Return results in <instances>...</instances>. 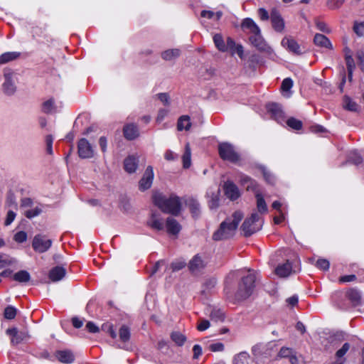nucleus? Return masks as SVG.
Listing matches in <instances>:
<instances>
[{
  "label": "nucleus",
  "instance_id": "nucleus-1",
  "mask_svg": "<svg viewBox=\"0 0 364 364\" xmlns=\"http://www.w3.org/2000/svg\"><path fill=\"white\" fill-rule=\"evenodd\" d=\"M243 218L242 212L237 210L222 222L219 228L213 233V239L215 241L227 240L233 237L240 222Z\"/></svg>",
  "mask_w": 364,
  "mask_h": 364
},
{
  "label": "nucleus",
  "instance_id": "nucleus-2",
  "mask_svg": "<svg viewBox=\"0 0 364 364\" xmlns=\"http://www.w3.org/2000/svg\"><path fill=\"white\" fill-rule=\"evenodd\" d=\"M153 200L164 213L177 215L181 211V203L180 198L177 196L171 195L169 198H166L161 193H155Z\"/></svg>",
  "mask_w": 364,
  "mask_h": 364
},
{
  "label": "nucleus",
  "instance_id": "nucleus-3",
  "mask_svg": "<svg viewBox=\"0 0 364 364\" xmlns=\"http://www.w3.org/2000/svg\"><path fill=\"white\" fill-rule=\"evenodd\" d=\"M277 345L274 342L257 343L252 346V353L257 364H267L264 359L270 358L276 350Z\"/></svg>",
  "mask_w": 364,
  "mask_h": 364
},
{
  "label": "nucleus",
  "instance_id": "nucleus-4",
  "mask_svg": "<svg viewBox=\"0 0 364 364\" xmlns=\"http://www.w3.org/2000/svg\"><path fill=\"white\" fill-rule=\"evenodd\" d=\"M255 280L256 276L253 273H250L242 279L235 294V297L237 300L246 299L252 294L255 288Z\"/></svg>",
  "mask_w": 364,
  "mask_h": 364
},
{
  "label": "nucleus",
  "instance_id": "nucleus-5",
  "mask_svg": "<svg viewBox=\"0 0 364 364\" xmlns=\"http://www.w3.org/2000/svg\"><path fill=\"white\" fill-rule=\"evenodd\" d=\"M218 152L220 158L223 160L232 163H237L240 161V155L235 151L234 146L229 143H220L218 145Z\"/></svg>",
  "mask_w": 364,
  "mask_h": 364
},
{
  "label": "nucleus",
  "instance_id": "nucleus-6",
  "mask_svg": "<svg viewBox=\"0 0 364 364\" xmlns=\"http://www.w3.org/2000/svg\"><path fill=\"white\" fill-rule=\"evenodd\" d=\"M259 220V215L257 213H253L249 218L244 221L242 225V230L246 237L250 236L261 229L262 223H257Z\"/></svg>",
  "mask_w": 364,
  "mask_h": 364
},
{
  "label": "nucleus",
  "instance_id": "nucleus-7",
  "mask_svg": "<svg viewBox=\"0 0 364 364\" xmlns=\"http://www.w3.org/2000/svg\"><path fill=\"white\" fill-rule=\"evenodd\" d=\"M250 42L258 50L267 54L269 56L272 57L274 55L272 48L267 45L263 38L261 31L255 35L250 36Z\"/></svg>",
  "mask_w": 364,
  "mask_h": 364
},
{
  "label": "nucleus",
  "instance_id": "nucleus-8",
  "mask_svg": "<svg viewBox=\"0 0 364 364\" xmlns=\"http://www.w3.org/2000/svg\"><path fill=\"white\" fill-rule=\"evenodd\" d=\"M52 245V240L47 239L45 235H36L33 240L32 247L39 253H43L49 250Z\"/></svg>",
  "mask_w": 364,
  "mask_h": 364
},
{
  "label": "nucleus",
  "instance_id": "nucleus-9",
  "mask_svg": "<svg viewBox=\"0 0 364 364\" xmlns=\"http://www.w3.org/2000/svg\"><path fill=\"white\" fill-rule=\"evenodd\" d=\"M207 260L201 255H196L189 262L188 268L192 274H198L200 273L205 267Z\"/></svg>",
  "mask_w": 364,
  "mask_h": 364
},
{
  "label": "nucleus",
  "instance_id": "nucleus-10",
  "mask_svg": "<svg viewBox=\"0 0 364 364\" xmlns=\"http://www.w3.org/2000/svg\"><path fill=\"white\" fill-rule=\"evenodd\" d=\"M4 82L3 83L4 92L7 95H12L16 91V77L11 73L4 74Z\"/></svg>",
  "mask_w": 364,
  "mask_h": 364
},
{
  "label": "nucleus",
  "instance_id": "nucleus-11",
  "mask_svg": "<svg viewBox=\"0 0 364 364\" xmlns=\"http://www.w3.org/2000/svg\"><path fill=\"white\" fill-rule=\"evenodd\" d=\"M78 154L80 158L90 159L93 157L95 151L92 146L86 139H81L78 142Z\"/></svg>",
  "mask_w": 364,
  "mask_h": 364
},
{
  "label": "nucleus",
  "instance_id": "nucleus-12",
  "mask_svg": "<svg viewBox=\"0 0 364 364\" xmlns=\"http://www.w3.org/2000/svg\"><path fill=\"white\" fill-rule=\"evenodd\" d=\"M267 110L271 114V117L279 123L284 122L285 115L280 105L269 103L267 105Z\"/></svg>",
  "mask_w": 364,
  "mask_h": 364
},
{
  "label": "nucleus",
  "instance_id": "nucleus-13",
  "mask_svg": "<svg viewBox=\"0 0 364 364\" xmlns=\"http://www.w3.org/2000/svg\"><path fill=\"white\" fill-rule=\"evenodd\" d=\"M6 334L11 337V341L13 344L17 345L21 342L29 338V335L26 331H18L16 328H8Z\"/></svg>",
  "mask_w": 364,
  "mask_h": 364
},
{
  "label": "nucleus",
  "instance_id": "nucleus-14",
  "mask_svg": "<svg viewBox=\"0 0 364 364\" xmlns=\"http://www.w3.org/2000/svg\"><path fill=\"white\" fill-rule=\"evenodd\" d=\"M282 46L295 55H301V49L299 43L291 36H285L281 42Z\"/></svg>",
  "mask_w": 364,
  "mask_h": 364
},
{
  "label": "nucleus",
  "instance_id": "nucleus-15",
  "mask_svg": "<svg viewBox=\"0 0 364 364\" xmlns=\"http://www.w3.org/2000/svg\"><path fill=\"white\" fill-rule=\"evenodd\" d=\"M153 179V168L149 166L146 168L142 178L140 180L139 183V189L141 191H145L149 189L152 185Z\"/></svg>",
  "mask_w": 364,
  "mask_h": 364
},
{
  "label": "nucleus",
  "instance_id": "nucleus-16",
  "mask_svg": "<svg viewBox=\"0 0 364 364\" xmlns=\"http://www.w3.org/2000/svg\"><path fill=\"white\" fill-rule=\"evenodd\" d=\"M146 224L151 229L156 231L164 230L165 228L164 220L156 213H152L151 215Z\"/></svg>",
  "mask_w": 364,
  "mask_h": 364
},
{
  "label": "nucleus",
  "instance_id": "nucleus-17",
  "mask_svg": "<svg viewBox=\"0 0 364 364\" xmlns=\"http://www.w3.org/2000/svg\"><path fill=\"white\" fill-rule=\"evenodd\" d=\"M270 18L273 28L277 32H282L284 29L285 23L280 14L277 11L273 10L271 12Z\"/></svg>",
  "mask_w": 364,
  "mask_h": 364
},
{
  "label": "nucleus",
  "instance_id": "nucleus-18",
  "mask_svg": "<svg viewBox=\"0 0 364 364\" xmlns=\"http://www.w3.org/2000/svg\"><path fill=\"white\" fill-rule=\"evenodd\" d=\"M224 191L225 196L232 200L237 199L240 196L237 186L230 181L225 183Z\"/></svg>",
  "mask_w": 364,
  "mask_h": 364
},
{
  "label": "nucleus",
  "instance_id": "nucleus-19",
  "mask_svg": "<svg viewBox=\"0 0 364 364\" xmlns=\"http://www.w3.org/2000/svg\"><path fill=\"white\" fill-rule=\"evenodd\" d=\"M239 177L241 185L245 186L247 191H252L255 193L258 191V185L255 180L245 174H240Z\"/></svg>",
  "mask_w": 364,
  "mask_h": 364
},
{
  "label": "nucleus",
  "instance_id": "nucleus-20",
  "mask_svg": "<svg viewBox=\"0 0 364 364\" xmlns=\"http://www.w3.org/2000/svg\"><path fill=\"white\" fill-rule=\"evenodd\" d=\"M165 228L167 232L171 235H177L181 230V225L172 217L167 218Z\"/></svg>",
  "mask_w": 364,
  "mask_h": 364
},
{
  "label": "nucleus",
  "instance_id": "nucleus-21",
  "mask_svg": "<svg viewBox=\"0 0 364 364\" xmlns=\"http://www.w3.org/2000/svg\"><path fill=\"white\" fill-rule=\"evenodd\" d=\"M243 31H247L251 35H255L260 31L259 26L250 18H245L241 24Z\"/></svg>",
  "mask_w": 364,
  "mask_h": 364
},
{
  "label": "nucleus",
  "instance_id": "nucleus-22",
  "mask_svg": "<svg viewBox=\"0 0 364 364\" xmlns=\"http://www.w3.org/2000/svg\"><path fill=\"white\" fill-rule=\"evenodd\" d=\"M65 274L66 271L63 267L57 266L50 269L48 277L50 281L55 282L61 280Z\"/></svg>",
  "mask_w": 364,
  "mask_h": 364
},
{
  "label": "nucleus",
  "instance_id": "nucleus-23",
  "mask_svg": "<svg viewBox=\"0 0 364 364\" xmlns=\"http://www.w3.org/2000/svg\"><path fill=\"white\" fill-rule=\"evenodd\" d=\"M124 135L128 140H133L139 136V130L137 127L134 124L124 126Z\"/></svg>",
  "mask_w": 364,
  "mask_h": 364
},
{
  "label": "nucleus",
  "instance_id": "nucleus-24",
  "mask_svg": "<svg viewBox=\"0 0 364 364\" xmlns=\"http://www.w3.org/2000/svg\"><path fill=\"white\" fill-rule=\"evenodd\" d=\"M232 364H252L250 354L246 351L236 354L232 358Z\"/></svg>",
  "mask_w": 364,
  "mask_h": 364
},
{
  "label": "nucleus",
  "instance_id": "nucleus-25",
  "mask_svg": "<svg viewBox=\"0 0 364 364\" xmlns=\"http://www.w3.org/2000/svg\"><path fill=\"white\" fill-rule=\"evenodd\" d=\"M314 43L320 47L332 49V44L329 39L324 35L317 33L314 38Z\"/></svg>",
  "mask_w": 364,
  "mask_h": 364
},
{
  "label": "nucleus",
  "instance_id": "nucleus-26",
  "mask_svg": "<svg viewBox=\"0 0 364 364\" xmlns=\"http://www.w3.org/2000/svg\"><path fill=\"white\" fill-rule=\"evenodd\" d=\"M138 159L134 156H129L125 159L124 162V169L129 173H134L138 166Z\"/></svg>",
  "mask_w": 364,
  "mask_h": 364
},
{
  "label": "nucleus",
  "instance_id": "nucleus-27",
  "mask_svg": "<svg viewBox=\"0 0 364 364\" xmlns=\"http://www.w3.org/2000/svg\"><path fill=\"white\" fill-rule=\"evenodd\" d=\"M291 272V265L289 262H287L282 265H279L275 269L276 274L280 277H288Z\"/></svg>",
  "mask_w": 364,
  "mask_h": 364
},
{
  "label": "nucleus",
  "instance_id": "nucleus-28",
  "mask_svg": "<svg viewBox=\"0 0 364 364\" xmlns=\"http://www.w3.org/2000/svg\"><path fill=\"white\" fill-rule=\"evenodd\" d=\"M56 357L61 363H71L74 360V355L69 350H61L56 353Z\"/></svg>",
  "mask_w": 364,
  "mask_h": 364
},
{
  "label": "nucleus",
  "instance_id": "nucleus-29",
  "mask_svg": "<svg viewBox=\"0 0 364 364\" xmlns=\"http://www.w3.org/2000/svg\"><path fill=\"white\" fill-rule=\"evenodd\" d=\"M185 203L189 207L193 216H197L199 214L200 205L195 198L187 197L185 198Z\"/></svg>",
  "mask_w": 364,
  "mask_h": 364
},
{
  "label": "nucleus",
  "instance_id": "nucleus-30",
  "mask_svg": "<svg viewBox=\"0 0 364 364\" xmlns=\"http://www.w3.org/2000/svg\"><path fill=\"white\" fill-rule=\"evenodd\" d=\"M181 55V50L177 48L168 49L161 53V58L167 61L176 59Z\"/></svg>",
  "mask_w": 364,
  "mask_h": 364
},
{
  "label": "nucleus",
  "instance_id": "nucleus-31",
  "mask_svg": "<svg viewBox=\"0 0 364 364\" xmlns=\"http://www.w3.org/2000/svg\"><path fill=\"white\" fill-rule=\"evenodd\" d=\"M191 127L190 117L188 115L181 116L177 123V129L178 131L186 130L188 131Z\"/></svg>",
  "mask_w": 364,
  "mask_h": 364
},
{
  "label": "nucleus",
  "instance_id": "nucleus-32",
  "mask_svg": "<svg viewBox=\"0 0 364 364\" xmlns=\"http://www.w3.org/2000/svg\"><path fill=\"white\" fill-rule=\"evenodd\" d=\"M294 353H295V350L291 348L285 347V346L282 347L279 349V350L275 358V360H278L283 359V358H287L289 360Z\"/></svg>",
  "mask_w": 364,
  "mask_h": 364
},
{
  "label": "nucleus",
  "instance_id": "nucleus-33",
  "mask_svg": "<svg viewBox=\"0 0 364 364\" xmlns=\"http://www.w3.org/2000/svg\"><path fill=\"white\" fill-rule=\"evenodd\" d=\"M183 166L184 168H188L191 165V150L189 143L185 145V151L182 156Z\"/></svg>",
  "mask_w": 364,
  "mask_h": 364
},
{
  "label": "nucleus",
  "instance_id": "nucleus-34",
  "mask_svg": "<svg viewBox=\"0 0 364 364\" xmlns=\"http://www.w3.org/2000/svg\"><path fill=\"white\" fill-rule=\"evenodd\" d=\"M21 55L19 52H6L0 55V64H5L18 58Z\"/></svg>",
  "mask_w": 364,
  "mask_h": 364
},
{
  "label": "nucleus",
  "instance_id": "nucleus-35",
  "mask_svg": "<svg viewBox=\"0 0 364 364\" xmlns=\"http://www.w3.org/2000/svg\"><path fill=\"white\" fill-rule=\"evenodd\" d=\"M228 46L229 47L228 50H231L232 54L237 53L240 58H242L243 56V47L242 45H236L235 41L230 38H228Z\"/></svg>",
  "mask_w": 364,
  "mask_h": 364
},
{
  "label": "nucleus",
  "instance_id": "nucleus-36",
  "mask_svg": "<svg viewBox=\"0 0 364 364\" xmlns=\"http://www.w3.org/2000/svg\"><path fill=\"white\" fill-rule=\"evenodd\" d=\"M13 279L19 283H26L30 281L31 275L26 270H21L13 275Z\"/></svg>",
  "mask_w": 364,
  "mask_h": 364
},
{
  "label": "nucleus",
  "instance_id": "nucleus-37",
  "mask_svg": "<svg viewBox=\"0 0 364 364\" xmlns=\"http://www.w3.org/2000/svg\"><path fill=\"white\" fill-rule=\"evenodd\" d=\"M346 296L354 304H358L360 303L362 296L358 290L351 289L347 291Z\"/></svg>",
  "mask_w": 364,
  "mask_h": 364
},
{
  "label": "nucleus",
  "instance_id": "nucleus-38",
  "mask_svg": "<svg viewBox=\"0 0 364 364\" xmlns=\"http://www.w3.org/2000/svg\"><path fill=\"white\" fill-rule=\"evenodd\" d=\"M213 41L219 50L225 52L228 50L229 47L228 46V43H225L224 42L223 36L220 34H215L213 36Z\"/></svg>",
  "mask_w": 364,
  "mask_h": 364
},
{
  "label": "nucleus",
  "instance_id": "nucleus-39",
  "mask_svg": "<svg viewBox=\"0 0 364 364\" xmlns=\"http://www.w3.org/2000/svg\"><path fill=\"white\" fill-rule=\"evenodd\" d=\"M257 198V208L260 213H264L267 211V204L263 198V196L259 191L255 193Z\"/></svg>",
  "mask_w": 364,
  "mask_h": 364
},
{
  "label": "nucleus",
  "instance_id": "nucleus-40",
  "mask_svg": "<svg viewBox=\"0 0 364 364\" xmlns=\"http://www.w3.org/2000/svg\"><path fill=\"white\" fill-rule=\"evenodd\" d=\"M55 108L56 107L55 105V101L52 98L45 101L42 105V111L46 114H50L55 112Z\"/></svg>",
  "mask_w": 364,
  "mask_h": 364
},
{
  "label": "nucleus",
  "instance_id": "nucleus-41",
  "mask_svg": "<svg viewBox=\"0 0 364 364\" xmlns=\"http://www.w3.org/2000/svg\"><path fill=\"white\" fill-rule=\"evenodd\" d=\"M172 341L178 346H181L184 344L186 341V338L181 333L175 331L171 335Z\"/></svg>",
  "mask_w": 364,
  "mask_h": 364
},
{
  "label": "nucleus",
  "instance_id": "nucleus-42",
  "mask_svg": "<svg viewBox=\"0 0 364 364\" xmlns=\"http://www.w3.org/2000/svg\"><path fill=\"white\" fill-rule=\"evenodd\" d=\"M343 107L349 111L356 112L358 106L349 97L346 96L343 98Z\"/></svg>",
  "mask_w": 364,
  "mask_h": 364
},
{
  "label": "nucleus",
  "instance_id": "nucleus-43",
  "mask_svg": "<svg viewBox=\"0 0 364 364\" xmlns=\"http://www.w3.org/2000/svg\"><path fill=\"white\" fill-rule=\"evenodd\" d=\"M210 317L215 321H223L225 318V314L219 309H213L210 313Z\"/></svg>",
  "mask_w": 364,
  "mask_h": 364
},
{
  "label": "nucleus",
  "instance_id": "nucleus-44",
  "mask_svg": "<svg viewBox=\"0 0 364 364\" xmlns=\"http://www.w3.org/2000/svg\"><path fill=\"white\" fill-rule=\"evenodd\" d=\"M222 12L218 11L216 13H214L211 11H206L203 10L201 11L200 16L203 18H207L208 19H215L216 21L219 20L220 17L222 16Z\"/></svg>",
  "mask_w": 364,
  "mask_h": 364
},
{
  "label": "nucleus",
  "instance_id": "nucleus-45",
  "mask_svg": "<svg viewBox=\"0 0 364 364\" xmlns=\"http://www.w3.org/2000/svg\"><path fill=\"white\" fill-rule=\"evenodd\" d=\"M259 169L262 171L263 176L267 183L272 184L274 183L275 178L274 175L269 170H267L266 167L261 166Z\"/></svg>",
  "mask_w": 364,
  "mask_h": 364
},
{
  "label": "nucleus",
  "instance_id": "nucleus-46",
  "mask_svg": "<svg viewBox=\"0 0 364 364\" xmlns=\"http://www.w3.org/2000/svg\"><path fill=\"white\" fill-rule=\"evenodd\" d=\"M350 349V344L348 343H345L343 346L336 351V358L341 359V360H345L346 359L344 358V355L346 354V353Z\"/></svg>",
  "mask_w": 364,
  "mask_h": 364
},
{
  "label": "nucleus",
  "instance_id": "nucleus-47",
  "mask_svg": "<svg viewBox=\"0 0 364 364\" xmlns=\"http://www.w3.org/2000/svg\"><path fill=\"white\" fill-rule=\"evenodd\" d=\"M286 122L289 127L295 130H299L302 127L301 121L294 117L289 118Z\"/></svg>",
  "mask_w": 364,
  "mask_h": 364
},
{
  "label": "nucleus",
  "instance_id": "nucleus-48",
  "mask_svg": "<svg viewBox=\"0 0 364 364\" xmlns=\"http://www.w3.org/2000/svg\"><path fill=\"white\" fill-rule=\"evenodd\" d=\"M289 361L291 364H306L304 356L296 351Z\"/></svg>",
  "mask_w": 364,
  "mask_h": 364
},
{
  "label": "nucleus",
  "instance_id": "nucleus-49",
  "mask_svg": "<svg viewBox=\"0 0 364 364\" xmlns=\"http://www.w3.org/2000/svg\"><path fill=\"white\" fill-rule=\"evenodd\" d=\"M17 310L12 306H9L4 309V316L6 319H13L16 315Z\"/></svg>",
  "mask_w": 364,
  "mask_h": 364
},
{
  "label": "nucleus",
  "instance_id": "nucleus-50",
  "mask_svg": "<svg viewBox=\"0 0 364 364\" xmlns=\"http://www.w3.org/2000/svg\"><path fill=\"white\" fill-rule=\"evenodd\" d=\"M130 337V331L129 329L125 326H123L119 329V338L120 340L123 342H126L129 339Z\"/></svg>",
  "mask_w": 364,
  "mask_h": 364
},
{
  "label": "nucleus",
  "instance_id": "nucleus-51",
  "mask_svg": "<svg viewBox=\"0 0 364 364\" xmlns=\"http://www.w3.org/2000/svg\"><path fill=\"white\" fill-rule=\"evenodd\" d=\"M41 212H42V209L40 207L36 206V207L33 208V209L26 210L24 214L26 218L31 219L36 216L39 215L41 213Z\"/></svg>",
  "mask_w": 364,
  "mask_h": 364
},
{
  "label": "nucleus",
  "instance_id": "nucleus-52",
  "mask_svg": "<svg viewBox=\"0 0 364 364\" xmlns=\"http://www.w3.org/2000/svg\"><path fill=\"white\" fill-rule=\"evenodd\" d=\"M349 161L358 165L362 162L363 159L357 151H352L349 155Z\"/></svg>",
  "mask_w": 364,
  "mask_h": 364
},
{
  "label": "nucleus",
  "instance_id": "nucleus-53",
  "mask_svg": "<svg viewBox=\"0 0 364 364\" xmlns=\"http://www.w3.org/2000/svg\"><path fill=\"white\" fill-rule=\"evenodd\" d=\"M224 344L220 342L210 344L208 346V349L212 352H221L224 350Z\"/></svg>",
  "mask_w": 364,
  "mask_h": 364
},
{
  "label": "nucleus",
  "instance_id": "nucleus-54",
  "mask_svg": "<svg viewBox=\"0 0 364 364\" xmlns=\"http://www.w3.org/2000/svg\"><path fill=\"white\" fill-rule=\"evenodd\" d=\"M316 266L322 270H328L330 266L329 262L325 259H318L316 261Z\"/></svg>",
  "mask_w": 364,
  "mask_h": 364
},
{
  "label": "nucleus",
  "instance_id": "nucleus-55",
  "mask_svg": "<svg viewBox=\"0 0 364 364\" xmlns=\"http://www.w3.org/2000/svg\"><path fill=\"white\" fill-rule=\"evenodd\" d=\"M219 205L218 191L213 193L211 199L209 200V207L211 209L216 208Z\"/></svg>",
  "mask_w": 364,
  "mask_h": 364
},
{
  "label": "nucleus",
  "instance_id": "nucleus-56",
  "mask_svg": "<svg viewBox=\"0 0 364 364\" xmlns=\"http://www.w3.org/2000/svg\"><path fill=\"white\" fill-rule=\"evenodd\" d=\"M53 136L51 135H47L46 137V151L50 155L53 154Z\"/></svg>",
  "mask_w": 364,
  "mask_h": 364
},
{
  "label": "nucleus",
  "instance_id": "nucleus-57",
  "mask_svg": "<svg viewBox=\"0 0 364 364\" xmlns=\"http://www.w3.org/2000/svg\"><path fill=\"white\" fill-rule=\"evenodd\" d=\"M27 240V234L23 231L18 232L14 235V240L18 243H22Z\"/></svg>",
  "mask_w": 364,
  "mask_h": 364
},
{
  "label": "nucleus",
  "instance_id": "nucleus-58",
  "mask_svg": "<svg viewBox=\"0 0 364 364\" xmlns=\"http://www.w3.org/2000/svg\"><path fill=\"white\" fill-rule=\"evenodd\" d=\"M345 0H328L327 4L330 9H336L340 8Z\"/></svg>",
  "mask_w": 364,
  "mask_h": 364
},
{
  "label": "nucleus",
  "instance_id": "nucleus-59",
  "mask_svg": "<svg viewBox=\"0 0 364 364\" xmlns=\"http://www.w3.org/2000/svg\"><path fill=\"white\" fill-rule=\"evenodd\" d=\"M293 86V81L291 78H285L282 83V90L283 91H289Z\"/></svg>",
  "mask_w": 364,
  "mask_h": 364
},
{
  "label": "nucleus",
  "instance_id": "nucleus-60",
  "mask_svg": "<svg viewBox=\"0 0 364 364\" xmlns=\"http://www.w3.org/2000/svg\"><path fill=\"white\" fill-rule=\"evenodd\" d=\"M353 31L358 36H363L364 35V23H355Z\"/></svg>",
  "mask_w": 364,
  "mask_h": 364
},
{
  "label": "nucleus",
  "instance_id": "nucleus-61",
  "mask_svg": "<svg viewBox=\"0 0 364 364\" xmlns=\"http://www.w3.org/2000/svg\"><path fill=\"white\" fill-rule=\"evenodd\" d=\"M16 213L13 210H9L4 222L5 225H9L15 219Z\"/></svg>",
  "mask_w": 364,
  "mask_h": 364
},
{
  "label": "nucleus",
  "instance_id": "nucleus-62",
  "mask_svg": "<svg viewBox=\"0 0 364 364\" xmlns=\"http://www.w3.org/2000/svg\"><path fill=\"white\" fill-rule=\"evenodd\" d=\"M210 322L208 320H200V323L197 326V328L200 331H203L210 327Z\"/></svg>",
  "mask_w": 364,
  "mask_h": 364
},
{
  "label": "nucleus",
  "instance_id": "nucleus-63",
  "mask_svg": "<svg viewBox=\"0 0 364 364\" xmlns=\"http://www.w3.org/2000/svg\"><path fill=\"white\" fill-rule=\"evenodd\" d=\"M193 359H198L202 355V348L200 345H194L193 347Z\"/></svg>",
  "mask_w": 364,
  "mask_h": 364
},
{
  "label": "nucleus",
  "instance_id": "nucleus-64",
  "mask_svg": "<svg viewBox=\"0 0 364 364\" xmlns=\"http://www.w3.org/2000/svg\"><path fill=\"white\" fill-rule=\"evenodd\" d=\"M346 65L348 67L349 75H351L353 68L354 67V61L350 55H346Z\"/></svg>",
  "mask_w": 364,
  "mask_h": 364
}]
</instances>
